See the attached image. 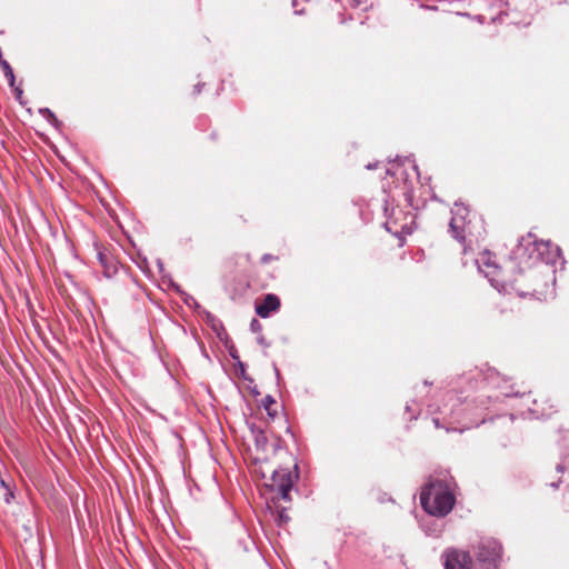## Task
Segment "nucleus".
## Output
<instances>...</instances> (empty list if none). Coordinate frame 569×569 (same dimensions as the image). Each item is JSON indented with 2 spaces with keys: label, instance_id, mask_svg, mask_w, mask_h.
<instances>
[{
  "label": "nucleus",
  "instance_id": "1",
  "mask_svg": "<svg viewBox=\"0 0 569 569\" xmlns=\"http://www.w3.org/2000/svg\"><path fill=\"white\" fill-rule=\"evenodd\" d=\"M476 261L479 270L488 278L492 287L508 293L515 291L519 296L525 295L527 289L526 269L520 267L517 257L510 258L503 266H500L497 262V257L489 250H485Z\"/></svg>",
  "mask_w": 569,
  "mask_h": 569
},
{
  "label": "nucleus",
  "instance_id": "2",
  "mask_svg": "<svg viewBox=\"0 0 569 569\" xmlns=\"http://www.w3.org/2000/svg\"><path fill=\"white\" fill-rule=\"evenodd\" d=\"M455 502V495L443 480L430 481L420 492V503L431 516H447L453 509Z\"/></svg>",
  "mask_w": 569,
  "mask_h": 569
},
{
  "label": "nucleus",
  "instance_id": "3",
  "mask_svg": "<svg viewBox=\"0 0 569 569\" xmlns=\"http://www.w3.org/2000/svg\"><path fill=\"white\" fill-rule=\"evenodd\" d=\"M473 551L478 562L482 563L485 569H495L501 559V545L492 538L481 539Z\"/></svg>",
  "mask_w": 569,
  "mask_h": 569
},
{
  "label": "nucleus",
  "instance_id": "4",
  "mask_svg": "<svg viewBox=\"0 0 569 569\" xmlns=\"http://www.w3.org/2000/svg\"><path fill=\"white\" fill-rule=\"evenodd\" d=\"M293 485V476L287 469L273 470L268 486L271 490L277 491L279 497L284 501H291L290 490Z\"/></svg>",
  "mask_w": 569,
  "mask_h": 569
},
{
  "label": "nucleus",
  "instance_id": "5",
  "mask_svg": "<svg viewBox=\"0 0 569 569\" xmlns=\"http://www.w3.org/2000/svg\"><path fill=\"white\" fill-rule=\"evenodd\" d=\"M452 218L449 222L452 237L459 241H465L466 231L468 227V209L463 206L455 204L452 209Z\"/></svg>",
  "mask_w": 569,
  "mask_h": 569
},
{
  "label": "nucleus",
  "instance_id": "6",
  "mask_svg": "<svg viewBox=\"0 0 569 569\" xmlns=\"http://www.w3.org/2000/svg\"><path fill=\"white\" fill-rule=\"evenodd\" d=\"M446 569H471L472 560L467 551L449 549L445 553Z\"/></svg>",
  "mask_w": 569,
  "mask_h": 569
},
{
  "label": "nucleus",
  "instance_id": "7",
  "mask_svg": "<svg viewBox=\"0 0 569 569\" xmlns=\"http://www.w3.org/2000/svg\"><path fill=\"white\" fill-rule=\"evenodd\" d=\"M280 299L273 293H268L260 303L256 305V312L261 318H268L271 312L279 310Z\"/></svg>",
  "mask_w": 569,
  "mask_h": 569
},
{
  "label": "nucleus",
  "instance_id": "8",
  "mask_svg": "<svg viewBox=\"0 0 569 569\" xmlns=\"http://www.w3.org/2000/svg\"><path fill=\"white\" fill-rule=\"evenodd\" d=\"M490 311L493 318H505L509 312H512L510 300L506 297H499L493 301Z\"/></svg>",
  "mask_w": 569,
  "mask_h": 569
},
{
  "label": "nucleus",
  "instance_id": "9",
  "mask_svg": "<svg viewBox=\"0 0 569 569\" xmlns=\"http://www.w3.org/2000/svg\"><path fill=\"white\" fill-rule=\"evenodd\" d=\"M103 271V274L107 278H111L118 271V263L112 258L109 262L100 264Z\"/></svg>",
  "mask_w": 569,
  "mask_h": 569
},
{
  "label": "nucleus",
  "instance_id": "10",
  "mask_svg": "<svg viewBox=\"0 0 569 569\" xmlns=\"http://www.w3.org/2000/svg\"><path fill=\"white\" fill-rule=\"evenodd\" d=\"M263 407L268 413V416L273 419L277 415V411L276 409L273 408L276 406V401L270 397V396H267L264 399H263Z\"/></svg>",
  "mask_w": 569,
  "mask_h": 569
},
{
  "label": "nucleus",
  "instance_id": "11",
  "mask_svg": "<svg viewBox=\"0 0 569 569\" xmlns=\"http://www.w3.org/2000/svg\"><path fill=\"white\" fill-rule=\"evenodd\" d=\"M1 67L4 71V76L7 77L9 84L13 86L14 83V74L11 66L6 60H0Z\"/></svg>",
  "mask_w": 569,
  "mask_h": 569
},
{
  "label": "nucleus",
  "instance_id": "12",
  "mask_svg": "<svg viewBox=\"0 0 569 569\" xmlns=\"http://www.w3.org/2000/svg\"><path fill=\"white\" fill-rule=\"evenodd\" d=\"M278 525H283L289 521V516L286 512L284 508L278 509L277 508V518H276Z\"/></svg>",
  "mask_w": 569,
  "mask_h": 569
},
{
  "label": "nucleus",
  "instance_id": "13",
  "mask_svg": "<svg viewBox=\"0 0 569 569\" xmlns=\"http://www.w3.org/2000/svg\"><path fill=\"white\" fill-rule=\"evenodd\" d=\"M97 259H98L99 263L102 264V263L109 262L112 259V257L103 251H98Z\"/></svg>",
  "mask_w": 569,
  "mask_h": 569
},
{
  "label": "nucleus",
  "instance_id": "14",
  "mask_svg": "<svg viewBox=\"0 0 569 569\" xmlns=\"http://www.w3.org/2000/svg\"><path fill=\"white\" fill-rule=\"evenodd\" d=\"M279 258L277 256H273L271 253H264L262 257H261V262L262 263H269V262H272V261H277Z\"/></svg>",
  "mask_w": 569,
  "mask_h": 569
},
{
  "label": "nucleus",
  "instance_id": "15",
  "mask_svg": "<svg viewBox=\"0 0 569 569\" xmlns=\"http://www.w3.org/2000/svg\"><path fill=\"white\" fill-rule=\"evenodd\" d=\"M535 246L537 247V249L540 251L541 248H548L550 246V242L549 241H543V240H540V241H536L535 242Z\"/></svg>",
  "mask_w": 569,
  "mask_h": 569
},
{
  "label": "nucleus",
  "instance_id": "16",
  "mask_svg": "<svg viewBox=\"0 0 569 569\" xmlns=\"http://www.w3.org/2000/svg\"><path fill=\"white\" fill-rule=\"evenodd\" d=\"M203 86H204V84H196L194 89H196L197 93H199V92H200V89H201V87H203Z\"/></svg>",
  "mask_w": 569,
  "mask_h": 569
},
{
  "label": "nucleus",
  "instance_id": "17",
  "mask_svg": "<svg viewBox=\"0 0 569 569\" xmlns=\"http://www.w3.org/2000/svg\"><path fill=\"white\" fill-rule=\"evenodd\" d=\"M4 496H6V502H9L10 501L9 497L12 496V493L6 492Z\"/></svg>",
  "mask_w": 569,
  "mask_h": 569
},
{
  "label": "nucleus",
  "instance_id": "18",
  "mask_svg": "<svg viewBox=\"0 0 569 569\" xmlns=\"http://www.w3.org/2000/svg\"><path fill=\"white\" fill-rule=\"evenodd\" d=\"M4 487V481L0 479V489H3Z\"/></svg>",
  "mask_w": 569,
  "mask_h": 569
},
{
  "label": "nucleus",
  "instance_id": "19",
  "mask_svg": "<svg viewBox=\"0 0 569 569\" xmlns=\"http://www.w3.org/2000/svg\"><path fill=\"white\" fill-rule=\"evenodd\" d=\"M390 222H386V226L388 227L389 230H391V228L389 227Z\"/></svg>",
  "mask_w": 569,
  "mask_h": 569
}]
</instances>
